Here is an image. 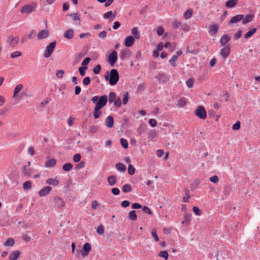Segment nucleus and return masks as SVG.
<instances>
[{"mask_svg":"<svg viewBox=\"0 0 260 260\" xmlns=\"http://www.w3.org/2000/svg\"><path fill=\"white\" fill-rule=\"evenodd\" d=\"M91 101L95 104L93 115L94 118L97 119L99 118L102 115L101 110L107 104L108 96L106 94H104L100 96L95 95L91 98Z\"/></svg>","mask_w":260,"mask_h":260,"instance_id":"obj_1","label":"nucleus"},{"mask_svg":"<svg viewBox=\"0 0 260 260\" xmlns=\"http://www.w3.org/2000/svg\"><path fill=\"white\" fill-rule=\"evenodd\" d=\"M106 81H108L111 86L115 85L119 80V74L117 69H113L110 72L107 71L104 76Z\"/></svg>","mask_w":260,"mask_h":260,"instance_id":"obj_2","label":"nucleus"},{"mask_svg":"<svg viewBox=\"0 0 260 260\" xmlns=\"http://www.w3.org/2000/svg\"><path fill=\"white\" fill-rule=\"evenodd\" d=\"M91 250V245L88 242H86L84 244L82 249H77L75 256L76 257H78L79 255L81 254L83 257L87 256L89 254V252Z\"/></svg>","mask_w":260,"mask_h":260,"instance_id":"obj_3","label":"nucleus"},{"mask_svg":"<svg viewBox=\"0 0 260 260\" xmlns=\"http://www.w3.org/2000/svg\"><path fill=\"white\" fill-rule=\"evenodd\" d=\"M56 41H54L49 43L46 46L44 53V57L45 58L49 57L54 51V50L56 45Z\"/></svg>","mask_w":260,"mask_h":260,"instance_id":"obj_4","label":"nucleus"},{"mask_svg":"<svg viewBox=\"0 0 260 260\" xmlns=\"http://www.w3.org/2000/svg\"><path fill=\"white\" fill-rule=\"evenodd\" d=\"M194 114L201 119H205L207 116V111L205 107L202 105L197 107L194 111Z\"/></svg>","mask_w":260,"mask_h":260,"instance_id":"obj_5","label":"nucleus"},{"mask_svg":"<svg viewBox=\"0 0 260 260\" xmlns=\"http://www.w3.org/2000/svg\"><path fill=\"white\" fill-rule=\"evenodd\" d=\"M118 59L117 52L116 50H113L109 54L107 61L111 67H114Z\"/></svg>","mask_w":260,"mask_h":260,"instance_id":"obj_6","label":"nucleus"},{"mask_svg":"<svg viewBox=\"0 0 260 260\" xmlns=\"http://www.w3.org/2000/svg\"><path fill=\"white\" fill-rule=\"evenodd\" d=\"M36 6V4H27L21 8L20 12L22 14H29L35 10Z\"/></svg>","mask_w":260,"mask_h":260,"instance_id":"obj_7","label":"nucleus"},{"mask_svg":"<svg viewBox=\"0 0 260 260\" xmlns=\"http://www.w3.org/2000/svg\"><path fill=\"white\" fill-rule=\"evenodd\" d=\"M54 202V206L58 209H61L63 208L65 205V202L62 198L60 197H55L53 199Z\"/></svg>","mask_w":260,"mask_h":260,"instance_id":"obj_8","label":"nucleus"},{"mask_svg":"<svg viewBox=\"0 0 260 260\" xmlns=\"http://www.w3.org/2000/svg\"><path fill=\"white\" fill-rule=\"evenodd\" d=\"M230 45L229 44H226V45L224 48L221 49L220 54L223 58L225 59L229 56L230 54Z\"/></svg>","mask_w":260,"mask_h":260,"instance_id":"obj_9","label":"nucleus"},{"mask_svg":"<svg viewBox=\"0 0 260 260\" xmlns=\"http://www.w3.org/2000/svg\"><path fill=\"white\" fill-rule=\"evenodd\" d=\"M88 51V46L86 45L84 47L81 52L75 56V62H77L79 61L81 59L85 56Z\"/></svg>","mask_w":260,"mask_h":260,"instance_id":"obj_10","label":"nucleus"},{"mask_svg":"<svg viewBox=\"0 0 260 260\" xmlns=\"http://www.w3.org/2000/svg\"><path fill=\"white\" fill-rule=\"evenodd\" d=\"M243 18H244V15H242V14L236 15L233 16V17H232V18L229 21L228 24L231 25L234 23H237L241 20L243 21Z\"/></svg>","mask_w":260,"mask_h":260,"instance_id":"obj_11","label":"nucleus"},{"mask_svg":"<svg viewBox=\"0 0 260 260\" xmlns=\"http://www.w3.org/2000/svg\"><path fill=\"white\" fill-rule=\"evenodd\" d=\"M52 190V187L50 186H46L39 191L38 194L40 197H43L48 194Z\"/></svg>","mask_w":260,"mask_h":260,"instance_id":"obj_12","label":"nucleus"},{"mask_svg":"<svg viewBox=\"0 0 260 260\" xmlns=\"http://www.w3.org/2000/svg\"><path fill=\"white\" fill-rule=\"evenodd\" d=\"M135 42V38L133 36H128L124 39V45L127 48L131 47L134 45Z\"/></svg>","mask_w":260,"mask_h":260,"instance_id":"obj_13","label":"nucleus"},{"mask_svg":"<svg viewBox=\"0 0 260 260\" xmlns=\"http://www.w3.org/2000/svg\"><path fill=\"white\" fill-rule=\"evenodd\" d=\"M219 25L217 24H213L210 25L208 32L211 36H214L218 31Z\"/></svg>","mask_w":260,"mask_h":260,"instance_id":"obj_14","label":"nucleus"},{"mask_svg":"<svg viewBox=\"0 0 260 260\" xmlns=\"http://www.w3.org/2000/svg\"><path fill=\"white\" fill-rule=\"evenodd\" d=\"M132 55V52L128 49L122 51L119 57L121 60H123L125 58H129Z\"/></svg>","mask_w":260,"mask_h":260,"instance_id":"obj_15","label":"nucleus"},{"mask_svg":"<svg viewBox=\"0 0 260 260\" xmlns=\"http://www.w3.org/2000/svg\"><path fill=\"white\" fill-rule=\"evenodd\" d=\"M21 253V252L17 250L12 251L9 256V260H17L20 256Z\"/></svg>","mask_w":260,"mask_h":260,"instance_id":"obj_16","label":"nucleus"},{"mask_svg":"<svg viewBox=\"0 0 260 260\" xmlns=\"http://www.w3.org/2000/svg\"><path fill=\"white\" fill-rule=\"evenodd\" d=\"M231 39V37L228 34L223 35L220 39L219 43L221 45H225Z\"/></svg>","mask_w":260,"mask_h":260,"instance_id":"obj_17","label":"nucleus"},{"mask_svg":"<svg viewBox=\"0 0 260 260\" xmlns=\"http://www.w3.org/2000/svg\"><path fill=\"white\" fill-rule=\"evenodd\" d=\"M23 87V86L22 84H19L15 87L13 95L14 98H21V96L18 94V93L22 89Z\"/></svg>","mask_w":260,"mask_h":260,"instance_id":"obj_18","label":"nucleus"},{"mask_svg":"<svg viewBox=\"0 0 260 260\" xmlns=\"http://www.w3.org/2000/svg\"><path fill=\"white\" fill-rule=\"evenodd\" d=\"M257 31V28L255 27H249L248 31L246 32L244 36L245 39H248L251 37Z\"/></svg>","mask_w":260,"mask_h":260,"instance_id":"obj_19","label":"nucleus"},{"mask_svg":"<svg viewBox=\"0 0 260 260\" xmlns=\"http://www.w3.org/2000/svg\"><path fill=\"white\" fill-rule=\"evenodd\" d=\"M105 123L107 127L112 128L114 126V118L111 115H109L106 119Z\"/></svg>","mask_w":260,"mask_h":260,"instance_id":"obj_20","label":"nucleus"},{"mask_svg":"<svg viewBox=\"0 0 260 260\" xmlns=\"http://www.w3.org/2000/svg\"><path fill=\"white\" fill-rule=\"evenodd\" d=\"M107 181L109 185L113 186L117 183V178L114 175H111L107 178Z\"/></svg>","mask_w":260,"mask_h":260,"instance_id":"obj_21","label":"nucleus"},{"mask_svg":"<svg viewBox=\"0 0 260 260\" xmlns=\"http://www.w3.org/2000/svg\"><path fill=\"white\" fill-rule=\"evenodd\" d=\"M74 34V29L73 28H70L64 32L63 37L68 40H70L73 38Z\"/></svg>","mask_w":260,"mask_h":260,"instance_id":"obj_22","label":"nucleus"},{"mask_svg":"<svg viewBox=\"0 0 260 260\" xmlns=\"http://www.w3.org/2000/svg\"><path fill=\"white\" fill-rule=\"evenodd\" d=\"M254 18V15L252 14H248L246 15L243 19L242 24L245 25L251 22Z\"/></svg>","mask_w":260,"mask_h":260,"instance_id":"obj_23","label":"nucleus"},{"mask_svg":"<svg viewBox=\"0 0 260 260\" xmlns=\"http://www.w3.org/2000/svg\"><path fill=\"white\" fill-rule=\"evenodd\" d=\"M8 40L10 41V45L12 47H15L17 44L19 40V38L18 37H9Z\"/></svg>","mask_w":260,"mask_h":260,"instance_id":"obj_24","label":"nucleus"},{"mask_svg":"<svg viewBox=\"0 0 260 260\" xmlns=\"http://www.w3.org/2000/svg\"><path fill=\"white\" fill-rule=\"evenodd\" d=\"M239 0H228L225 2V6L228 8H234L237 5Z\"/></svg>","mask_w":260,"mask_h":260,"instance_id":"obj_25","label":"nucleus"},{"mask_svg":"<svg viewBox=\"0 0 260 260\" xmlns=\"http://www.w3.org/2000/svg\"><path fill=\"white\" fill-rule=\"evenodd\" d=\"M48 35L47 30L42 29L38 34L37 37L39 40H42L47 38Z\"/></svg>","mask_w":260,"mask_h":260,"instance_id":"obj_26","label":"nucleus"},{"mask_svg":"<svg viewBox=\"0 0 260 260\" xmlns=\"http://www.w3.org/2000/svg\"><path fill=\"white\" fill-rule=\"evenodd\" d=\"M191 213H186L184 215V220L182 222V224H185V225H188L190 223V220L191 218Z\"/></svg>","mask_w":260,"mask_h":260,"instance_id":"obj_27","label":"nucleus"},{"mask_svg":"<svg viewBox=\"0 0 260 260\" xmlns=\"http://www.w3.org/2000/svg\"><path fill=\"white\" fill-rule=\"evenodd\" d=\"M46 183L49 185H52L54 186H58L59 181L55 178H50L46 181Z\"/></svg>","mask_w":260,"mask_h":260,"instance_id":"obj_28","label":"nucleus"},{"mask_svg":"<svg viewBox=\"0 0 260 260\" xmlns=\"http://www.w3.org/2000/svg\"><path fill=\"white\" fill-rule=\"evenodd\" d=\"M115 168L120 172H125L126 170V166L121 162H118L115 165Z\"/></svg>","mask_w":260,"mask_h":260,"instance_id":"obj_29","label":"nucleus"},{"mask_svg":"<svg viewBox=\"0 0 260 260\" xmlns=\"http://www.w3.org/2000/svg\"><path fill=\"white\" fill-rule=\"evenodd\" d=\"M147 127V125L145 123H142L138 128L137 132L140 135L144 134L146 131Z\"/></svg>","mask_w":260,"mask_h":260,"instance_id":"obj_30","label":"nucleus"},{"mask_svg":"<svg viewBox=\"0 0 260 260\" xmlns=\"http://www.w3.org/2000/svg\"><path fill=\"white\" fill-rule=\"evenodd\" d=\"M56 164V160L54 158L48 159L45 164V166L47 168L54 167Z\"/></svg>","mask_w":260,"mask_h":260,"instance_id":"obj_31","label":"nucleus"},{"mask_svg":"<svg viewBox=\"0 0 260 260\" xmlns=\"http://www.w3.org/2000/svg\"><path fill=\"white\" fill-rule=\"evenodd\" d=\"M169 80V77L165 74H162L159 75L158 81L159 83L165 84Z\"/></svg>","mask_w":260,"mask_h":260,"instance_id":"obj_32","label":"nucleus"},{"mask_svg":"<svg viewBox=\"0 0 260 260\" xmlns=\"http://www.w3.org/2000/svg\"><path fill=\"white\" fill-rule=\"evenodd\" d=\"M132 34L134 36L135 39H139L140 38V34L138 31V29L137 27H134L132 29Z\"/></svg>","mask_w":260,"mask_h":260,"instance_id":"obj_33","label":"nucleus"},{"mask_svg":"<svg viewBox=\"0 0 260 260\" xmlns=\"http://www.w3.org/2000/svg\"><path fill=\"white\" fill-rule=\"evenodd\" d=\"M116 98V94L115 92L113 91L110 92L109 93V98H108V101L109 103H113Z\"/></svg>","mask_w":260,"mask_h":260,"instance_id":"obj_34","label":"nucleus"},{"mask_svg":"<svg viewBox=\"0 0 260 260\" xmlns=\"http://www.w3.org/2000/svg\"><path fill=\"white\" fill-rule=\"evenodd\" d=\"M128 218L132 221H135L137 219V215L135 210H132L129 212Z\"/></svg>","mask_w":260,"mask_h":260,"instance_id":"obj_35","label":"nucleus"},{"mask_svg":"<svg viewBox=\"0 0 260 260\" xmlns=\"http://www.w3.org/2000/svg\"><path fill=\"white\" fill-rule=\"evenodd\" d=\"M15 244V240L13 238H9L4 243L5 246H13Z\"/></svg>","mask_w":260,"mask_h":260,"instance_id":"obj_36","label":"nucleus"},{"mask_svg":"<svg viewBox=\"0 0 260 260\" xmlns=\"http://www.w3.org/2000/svg\"><path fill=\"white\" fill-rule=\"evenodd\" d=\"M73 165L71 162L64 164L62 166V170L66 172H69L73 168Z\"/></svg>","mask_w":260,"mask_h":260,"instance_id":"obj_37","label":"nucleus"},{"mask_svg":"<svg viewBox=\"0 0 260 260\" xmlns=\"http://www.w3.org/2000/svg\"><path fill=\"white\" fill-rule=\"evenodd\" d=\"M193 11L191 9H188L184 12L183 16L186 19H188L192 17Z\"/></svg>","mask_w":260,"mask_h":260,"instance_id":"obj_38","label":"nucleus"},{"mask_svg":"<svg viewBox=\"0 0 260 260\" xmlns=\"http://www.w3.org/2000/svg\"><path fill=\"white\" fill-rule=\"evenodd\" d=\"M122 190L124 193H127L132 190V187L129 184H125L123 185Z\"/></svg>","mask_w":260,"mask_h":260,"instance_id":"obj_39","label":"nucleus"},{"mask_svg":"<svg viewBox=\"0 0 260 260\" xmlns=\"http://www.w3.org/2000/svg\"><path fill=\"white\" fill-rule=\"evenodd\" d=\"M158 256L167 260L169 257V254L167 250L161 251L158 253Z\"/></svg>","mask_w":260,"mask_h":260,"instance_id":"obj_40","label":"nucleus"},{"mask_svg":"<svg viewBox=\"0 0 260 260\" xmlns=\"http://www.w3.org/2000/svg\"><path fill=\"white\" fill-rule=\"evenodd\" d=\"M31 182L29 180L26 181L23 183L22 186L24 190H28L31 188Z\"/></svg>","mask_w":260,"mask_h":260,"instance_id":"obj_41","label":"nucleus"},{"mask_svg":"<svg viewBox=\"0 0 260 260\" xmlns=\"http://www.w3.org/2000/svg\"><path fill=\"white\" fill-rule=\"evenodd\" d=\"M157 136V133L156 130L155 129H151L149 131L148 134V138L150 140H152L153 139L156 138Z\"/></svg>","mask_w":260,"mask_h":260,"instance_id":"obj_42","label":"nucleus"},{"mask_svg":"<svg viewBox=\"0 0 260 260\" xmlns=\"http://www.w3.org/2000/svg\"><path fill=\"white\" fill-rule=\"evenodd\" d=\"M123 122L121 125V128L122 129H125L129 125L130 123L127 118H123Z\"/></svg>","mask_w":260,"mask_h":260,"instance_id":"obj_43","label":"nucleus"},{"mask_svg":"<svg viewBox=\"0 0 260 260\" xmlns=\"http://www.w3.org/2000/svg\"><path fill=\"white\" fill-rule=\"evenodd\" d=\"M186 104V101L184 98H182L177 101V105L180 108L183 107Z\"/></svg>","mask_w":260,"mask_h":260,"instance_id":"obj_44","label":"nucleus"},{"mask_svg":"<svg viewBox=\"0 0 260 260\" xmlns=\"http://www.w3.org/2000/svg\"><path fill=\"white\" fill-rule=\"evenodd\" d=\"M120 143L122 147L124 149H127L128 147V144L127 141L124 138H121L120 139Z\"/></svg>","mask_w":260,"mask_h":260,"instance_id":"obj_45","label":"nucleus"},{"mask_svg":"<svg viewBox=\"0 0 260 260\" xmlns=\"http://www.w3.org/2000/svg\"><path fill=\"white\" fill-rule=\"evenodd\" d=\"M67 16H69L73 18V21L76 22L77 20L80 21V19L77 13L68 14Z\"/></svg>","mask_w":260,"mask_h":260,"instance_id":"obj_46","label":"nucleus"},{"mask_svg":"<svg viewBox=\"0 0 260 260\" xmlns=\"http://www.w3.org/2000/svg\"><path fill=\"white\" fill-rule=\"evenodd\" d=\"M192 211L197 216H200L202 213V211L198 206H193Z\"/></svg>","mask_w":260,"mask_h":260,"instance_id":"obj_47","label":"nucleus"},{"mask_svg":"<svg viewBox=\"0 0 260 260\" xmlns=\"http://www.w3.org/2000/svg\"><path fill=\"white\" fill-rule=\"evenodd\" d=\"M135 168L131 164H129L128 166V173L129 175H133L135 173Z\"/></svg>","mask_w":260,"mask_h":260,"instance_id":"obj_48","label":"nucleus"},{"mask_svg":"<svg viewBox=\"0 0 260 260\" xmlns=\"http://www.w3.org/2000/svg\"><path fill=\"white\" fill-rule=\"evenodd\" d=\"M102 69L101 66L99 64L96 65L93 69V72L94 74L98 75L101 72Z\"/></svg>","mask_w":260,"mask_h":260,"instance_id":"obj_49","label":"nucleus"},{"mask_svg":"<svg viewBox=\"0 0 260 260\" xmlns=\"http://www.w3.org/2000/svg\"><path fill=\"white\" fill-rule=\"evenodd\" d=\"M200 183V181L198 179H196L193 181L192 183L191 184V190H194L196 189V188L198 187V186Z\"/></svg>","mask_w":260,"mask_h":260,"instance_id":"obj_50","label":"nucleus"},{"mask_svg":"<svg viewBox=\"0 0 260 260\" xmlns=\"http://www.w3.org/2000/svg\"><path fill=\"white\" fill-rule=\"evenodd\" d=\"M129 98V93L128 92H126L123 94V97L122 99V104L123 105H126L128 102Z\"/></svg>","mask_w":260,"mask_h":260,"instance_id":"obj_51","label":"nucleus"},{"mask_svg":"<svg viewBox=\"0 0 260 260\" xmlns=\"http://www.w3.org/2000/svg\"><path fill=\"white\" fill-rule=\"evenodd\" d=\"M165 33V29L161 26H159L156 28V34L158 36H162Z\"/></svg>","mask_w":260,"mask_h":260,"instance_id":"obj_52","label":"nucleus"},{"mask_svg":"<svg viewBox=\"0 0 260 260\" xmlns=\"http://www.w3.org/2000/svg\"><path fill=\"white\" fill-rule=\"evenodd\" d=\"M114 106L116 108H120L121 106V100L119 97L117 98L113 102Z\"/></svg>","mask_w":260,"mask_h":260,"instance_id":"obj_53","label":"nucleus"},{"mask_svg":"<svg viewBox=\"0 0 260 260\" xmlns=\"http://www.w3.org/2000/svg\"><path fill=\"white\" fill-rule=\"evenodd\" d=\"M91 59V58L89 57H85L82 62V63H81L82 67H88L87 65L90 61Z\"/></svg>","mask_w":260,"mask_h":260,"instance_id":"obj_54","label":"nucleus"},{"mask_svg":"<svg viewBox=\"0 0 260 260\" xmlns=\"http://www.w3.org/2000/svg\"><path fill=\"white\" fill-rule=\"evenodd\" d=\"M151 235L156 242L159 241V238L157 234L156 230L155 228L152 229Z\"/></svg>","mask_w":260,"mask_h":260,"instance_id":"obj_55","label":"nucleus"},{"mask_svg":"<svg viewBox=\"0 0 260 260\" xmlns=\"http://www.w3.org/2000/svg\"><path fill=\"white\" fill-rule=\"evenodd\" d=\"M142 211L146 214L151 215L153 214L151 209L147 206H144L142 207Z\"/></svg>","mask_w":260,"mask_h":260,"instance_id":"obj_56","label":"nucleus"},{"mask_svg":"<svg viewBox=\"0 0 260 260\" xmlns=\"http://www.w3.org/2000/svg\"><path fill=\"white\" fill-rule=\"evenodd\" d=\"M22 173L25 176H30V173H31L30 169H27V166H24L23 168Z\"/></svg>","mask_w":260,"mask_h":260,"instance_id":"obj_57","label":"nucleus"},{"mask_svg":"<svg viewBox=\"0 0 260 260\" xmlns=\"http://www.w3.org/2000/svg\"><path fill=\"white\" fill-rule=\"evenodd\" d=\"M85 165V162L84 161H81L79 163L77 164L75 167V170L78 171L82 168H83Z\"/></svg>","mask_w":260,"mask_h":260,"instance_id":"obj_58","label":"nucleus"},{"mask_svg":"<svg viewBox=\"0 0 260 260\" xmlns=\"http://www.w3.org/2000/svg\"><path fill=\"white\" fill-rule=\"evenodd\" d=\"M177 60V56L173 55L172 57L169 60V62L171 63V66L173 67H176V64L175 63L176 61Z\"/></svg>","mask_w":260,"mask_h":260,"instance_id":"obj_59","label":"nucleus"},{"mask_svg":"<svg viewBox=\"0 0 260 260\" xmlns=\"http://www.w3.org/2000/svg\"><path fill=\"white\" fill-rule=\"evenodd\" d=\"M88 69V67H80L78 68L79 72L81 76H84L85 75L86 72L85 71Z\"/></svg>","mask_w":260,"mask_h":260,"instance_id":"obj_60","label":"nucleus"},{"mask_svg":"<svg viewBox=\"0 0 260 260\" xmlns=\"http://www.w3.org/2000/svg\"><path fill=\"white\" fill-rule=\"evenodd\" d=\"M96 232L99 235H103L104 233V227L103 225L100 224L97 227Z\"/></svg>","mask_w":260,"mask_h":260,"instance_id":"obj_61","label":"nucleus"},{"mask_svg":"<svg viewBox=\"0 0 260 260\" xmlns=\"http://www.w3.org/2000/svg\"><path fill=\"white\" fill-rule=\"evenodd\" d=\"M194 82V81L193 78H189L186 81V84L188 88H191L193 87Z\"/></svg>","mask_w":260,"mask_h":260,"instance_id":"obj_62","label":"nucleus"},{"mask_svg":"<svg viewBox=\"0 0 260 260\" xmlns=\"http://www.w3.org/2000/svg\"><path fill=\"white\" fill-rule=\"evenodd\" d=\"M241 126V122L240 121L238 120L234 123L232 126V129L234 131L239 130Z\"/></svg>","mask_w":260,"mask_h":260,"instance_id":"obj_63","label":"nucleus"},{"mask_svg":"<svg viewBox=\"0 0 260 260\" xmlns=\"http://www.w3.org/2000/svg\"><path fill=\"white\" fill-rule=\"evenodd\" d=\"M242 34V30L241 29H239L237 32H236L233 37L234 40H238L241 38Z\"/></svg>","mask_w":260,"mask_h":260,"instance_id":"obj_64","label":"nucleus"}]
</instances>
